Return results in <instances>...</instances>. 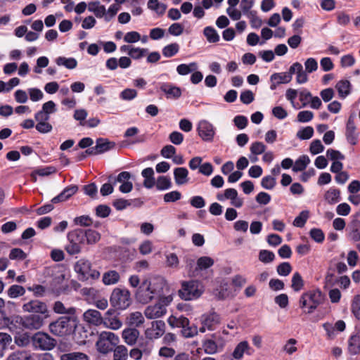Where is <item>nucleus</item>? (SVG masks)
<instances>
[{"mask_svg":"<svg viewBox=\"0 0 360 360\" xmlns=\"http://www.w3.org/2000/svg\"><path fill=\"white\" fill-rule=\"evenodd\" d=\"M128 350L124 345L116 346L113 349V360H127Z\"/></svg>","mask_w":360,"mask_h":360,"instance_id":"79ce46f5","label":"nucleus"},{"mask_svg":"<svg viewBox=\"0 0 360 360\" xmlns=\"http://www.w3.org/2000/svg\"><path fill=\"white\" fill-rule=\"evenodd\" d=\"M292 266L288 262H283L278 264L276 267L277 274L281 276H287L292 271Z\"/></svg>","mask_w":360,"mask_h":360,"instance_id":"5fc2aeb1","label":"nucleus"},{"mask_svg":"<svg viewBox=\"0 0 360 360\" xmlns=\"http://www.w3.org/2000/svg\"><path fill=\"white\" fill-rule=\"evenodd\" d=\"M78 191V186L76 185H71L65 188L58 195L52 198V203H58L66 201L75 195Z\"/></svg>","mask_w":360,"mask_h":360,"instance_id":"a211bd4d","label":"nucleus"},{"mask_svg":"<svg viewBox=\"0 0 360 360\" xmlns=\"http://www.w3.org/2000/svg\"><path fill=\"white\" fill-rule=\"evenodd\" d=\"M309 236L315 242L321 243L325 239V234L321 229L313 228L309 231Z\"/></svg>","mask_w":360,"mask_h":360,"instance_id":"6e6d98bb","label":"nucleus"},{"mask_svg":"<svg viewBox=\"0 0 360 360\" xmlns=\"http://www.w3.org/2000/svg\"><path fill=\"white\" fill-rule=\"evenodd\" d=\"M79 323L78 315L63 316L49 323L50 332L57 336L64 337L75 333Z\"/></svg>","mask_w":360,"mask_h":360,"instance_id":"f257e3e1","label":"nucleus"},{"mask_svg":"<svg viewBox=\"0 0 360 360\" xmlns=\"http://www.w3.org/2000/svg\"><path fill=\"white\" fill-rule=\"evenodd\" d=\"M167 310L160 303L148 306L144 311L145 316L149 319H154L162 316Z\"/></svg>","mask_w":360,"mask_h":360,"instance_id":"2eb2a0df","label":"nucleus"},{"mask_svg":"<svg viewBox=\"0 0 360 360\" xmlns=\"http://www.w3.org/2000/svg\"><path fill=\"white\" fill-rule=\"evenodd\" d=\"M56 63L59 66H65L66 68L72 70L77 67V61L74 58H65L60 56L56 58Z\"/></svg>","mask_w":360,"mask_h":360,"instance_id":"473e14b6","label":"nucleus"},{"mask_svg":"<svg viewBox=\"0 0 360 360\" xmlns=\"http://www.w3.org/2000/svg\"><path fill=\"white\" fill-rule=\"evenodd\" d=\"M326 200L330 205L338 202L340 200V191L338 188H330L325 193Z\"/></svg>","mask_w":360,"mask_h":360,"instance_id":"7c9ffc66","label":"nucleus"},{"mask_svg":"<svg viewBox=\"0 0 360 360\" xmlns=\"http://www.w3.org/2000/svg\"><path fill=\"white\" fill-rule=\"evenodd\" d=\"M53 311L58 314H64V316L79 315L80 310L74 307H65L60 301H56L53 304Z\"/></svg>","mask_w":360,"mask_h":360,"instance_id":"4468645a","label":"nucleus"},{"mask_svg":"<svg viewBox=\"0 0 360 360\" xmlns=\"http://www.w3.org/2000/svg\"><path fill=\"white\" fill-rule=\"evenodd\" d=\"M349 350L351 354H356L360 350V336L353 335L349 340Z\"/></svg>","mask_w":360,"mask_h":360,"instance_id":"ea45409f","label":"nucleus"},{"mask_svg":"<svg viewBox=\"0 0 360 360\" xmlns=\"http://www.w3.org/2000/svg\"><path fill=\"white\" fill-rule=\"evenodd\" d=\"M351 86V83L346 79L339 81L335 86L341 98H345L350 94Z\"/></svg>","mask_w":360,"mask_h":360,"instance_id":"bb28decb","label":"nucleus"},{"mask_svg":"<svg viewBox=\"0 0 360 360\" xmlns=\"http://www.w3.org/2000/svg\"><path fill=\"white\" fill-rule=\"evenodd\" d=\"M22 310L25 312L33 313V314H39L44 317L49 316L46 304L39 300H32L25 303L22 305Z\"/></svg>","mask_w":360,"mask_h":360,"instance_id":"1a4fd4ad","label":"nucleus"},{"mask_svg":"<svg viewBox=\"0 0 360 360\" xmlns=\"http://www.w3.org/2000/svg\"><path fill=\"white\" fill-rule=\"evenodd\" d=\"M32 346L41 351L52 350L56 345L57 341L48 333L44 332H37L32 336Z\"/></svg>","mask_w":360,"mask_h":360,"instance_id":"423d86ee","label":"nucleus"},{"mask_svg":"<svg viewBox=\"0 0 360 360\" xmlns=\"http://www.w3.org/2000/svg\"><path fill=\"white\" fill-rule=\"evenodd\" d=\"M137 94L136 89L127 88L120 92V98L123 101H131L137 96Z\"/></svg>","mask_w":360,"mask_h":360,"instance_id":"bf43d9fd","label":"nucleus"},{"mask_svg":"<svg viewBox=\"0 0 360 360\" xmlns=\"http://www.w3.org/2000/svg\"><path fill=\"white\" fill-rule=\"evenodd\" d=\"M84 236L82 229H76L68 233V243L65 245V250L70 255L79 253L82 250V245L84 244Z\"/></svg>","mask_w":360,"mask_h":360,"instance_id":"39448f33","label":"nucleus"},{"mask_svg":"<svg viewBox=\"0 0 360 360\" xmlns=\"http://www.w3.org/2000/svg\"><path fill=\"white\" fill-rule=\"evenodd\" d=\"M309 162V158L306 155H302L296 160L295 165L292 167V170L295 172L303 171L306 169Z\"/></svg>","mask_w":360,"mask_h":360,"instance_id":"72a5a7b5","label":"nucleus"},{"mask_svg":"<svg viewBox=\"0 0 360 360\" xmlns=\"http://www.w3.org/2000/svg\"><path fill=\"white\" fill-rule=\"evenodd\" d=\"M276 184V179L271 175L264 176L261 181L262 187L267 190H272Z\"/></svg>","mask_w":360,"mask_h":360,"instance_id":"052dcab7","label":"nucleus"},{"mask_svg":"<svg viewBox=\"0 0 360 360\" xmlns=\"http://www.w3.org/2000/svg\"><path fill=\"white\" fill-rule=\"evenodd\" d=\"M56 172V169L54 167L49 166L44 168H39L33 171L31 174V177L34 181H37V175L41 176H49Z\"/></svg>","mask_w":360,"mask_h":360,"instance_id":"c9c22d12","label":"nucleus"},{"mask_svg":"<svg viewBox=\"0 0 360 360\" xmlns=\"http://www.w3.org/2000/svg\"><path fill=\"white\" fill-rule=\"evenodd\" d=\"M84 320L89 324L101 326L103 322L101 314L96 309H88L83 314Z\"/></svg>","mask_w":360,"mask_h":360,"instance_id":"f3484780","label":"nucleus"},{"mask_svg":"<svg viewBox=\"0 0 360 360\" xmlns=\"http://www.w3.org/2000/svg\"><path fill=\"white\" fill-rule=\"evenodd\" d=\"M270 80H274L276 84H288L291 81V77L285 72L274 73L271 75Z\"/></svg>","mask_w":360,"mask_h":360,"instance_id":"09e8293b","label":"nucleus"},{"mask_svg":"<svg viewBox=\"0 0 360 360\" xmlns=\"http://www.w3.org/2000/svg\"><path fill=\"white\" fill-rule=\"evenodd\" d=\"M82 232L84 236V244L93 245L96 243L101 238L100 233L93 229H82Z\"/></svg>","mask_w":360,"mask_h":360,"instance_id":"393cba45","label":"nucleus"},{"mask_svg":"<svg viewBox=\"0 0 360 360\" xmlns=\"http://www.w3.org/2000/svg\"><path fill=\"white\" fill-rule=\"evenodd\" d=\"M309 214L308 210L302 211L300 214L295 218L293 225L299 228L303 227L309 218Z\"/></svg>","mask_w":360,"mask_h":360,"instance_id":"603ef678","label":"nucleus"},{"mask_svg":"<svg viewBox=\"0 0 360 360\" xmlns=\"http://www.w3.org/2000/svg\"><path fill=\"white\" fill-rule=\"evenodd\" d=\"M359 133L356 131L355 124H346L345 137L349 143L355 146L359 139Z\"/></svg>","mask_w":360,"mask_h":360,"instance_id":"4be33fe9","label":"nucleus"},{"mask_svg":"<svg viewBox=\"0 0 360 360\" xmlns=\"http://www.w3.org/2000/svg\"><path fill=\"white\" fill-rule=\"evenodd\" d=\"M44 316L39 314H30L21 317L20 324L26 329L38 330L44 324Z\"/></svg>","mask_w":360,"mask_h":360,"instance_id":"9b49d317","label":"nucleus"},{"mask_svg":"<svg viewBox=\"0 0 360 360\" xmlns=\"http://www.w3.org/2000/svg\"><path fill=\"white\" fill-rule=\"evenodd\" d=\"M214 264V260L210 257L203 256L198 258L197 260V267L198 270H205Z\"/></svg>","mask_w":360,"mask_h":360,"instance_id":"49530a36","label":"nucleus"},{"mask_svg":"<svg viewBox=\"0 0 360 360\" xmlns=\"http://www.w3.org/2000/svg\"><path fill=\"white\" fill-rule=\"evenodd\" d=\"M96 146L94 147L97 155L104 153L112 149L115 146V143L110 141L107 139L98 138L96 139Z\"/></svg>","mask_w":360,"mask_h":360,"instance_id":"aec40b11","label":"nucleus"},{"mask_svg":"<svg viewBox=\"0 0 360 360\" xmlns=\"http://www.w3.org/2000/svg\"><path fill=\"white\" fill-rule=\"evenodd\" d=\"M198 68V66L195 62H192L189 64L182 63L176 67V72L179 75L184 76L195 71Z\"/></svg>","mask_w":360,"mask_h":360,"instance_id":"c756f323","label":"nucleus"},{"mask_svg":"<svg viewBox=\"0 0 360 360\" xmlns=\"http://www.w3.org/2000/svg\"><path fill=\"white\" fill-rule=\"evenodd\" d=\"M203 34L210 43H217L219 41V35L213 27H205L203 30Z\"/></svg>","mask_w":360,"mask_h":360,"instance_id":"2f4dec72","label":"nucleus"},{"mask_svg":"<svg viewBox=\"0 0 360 360\" xmlns=\"http://www.w3.org/2000/svg\"><path fill=\"white\" fill-rule=\"evenodd\" d=\"M219 316L216 313H212L203 316L202 324L205 325L208 330H212L214 325L219 323Z\"/></svg>","mask_w":360,"mask_h":360,"instance_id":"e433bc0d","label":"nucleus"},{"mask_svg":"<svg viewBox=\"0 0 360 360\" xmlns=\"http://www.w3.org/2000/svg\"><path fill=\"white\" fill-rule=\"evenodd\" d=\"M325 300V295L319 289L304 292L299 300L300 307L305 314H312Z\"/></svg>","mask_w":360,"mask_h":360,"instance_id":"f03ea898","label":"nucleus"},{"mask_svg":"<svg viewBox=\"0 0 360 360\" xmlns=\"http://www.w3.org/2000/svg\"><path fill=\"white\" fill-rule=\"evenodd\" d=\"M139 335V330L135 328H127L122 333V337L124 342L129 346L136 345L140 338Z\"/></svg>","mask_w":360,"mask_h":360,"instance_id":"dca6fc26","label":"nucleus"},{"mask_svg":"<svg viewBox=\"0 0 360 360\" xmlns=\"http://www.w3.org/2000/svg\"><path fill=\"white\" fill-rule=\"evenodd\" d=\"M324 146L319 139L313 140L309 146V151L312 155H317L323 151Z\"/></svg>","mask_w":360,"mask_h":360,"instance_id":"69168bd1","label":"nucleus"},{"mask_svg":"<svg viewBox=\"0 0 360 360\" xmlns=\"http://www.w3.org/2000/svg\"><path fill=\"white\" fill-rule=\"evenodd\" d=\"M99 335L109 343L114 345L115 347L120 342L118 336L112 332L103 331L99 334Z\"/></svg>","mask_w":360,"mask_h":360,"instance_id":"680f3d73","label":"nucleus"},{"mask_svg":"<svg viewBox=\"0 0 360 360\" xmlns=\"http://www.w3.org/2000/svg\"><path fill=\"white\" fill-rule=\"evenodd\" d=\"M349 237L355 242L360 240V221L353 219L348 226Z\"/></svg>","mask_w":360,"mask_h":360,"instance_id":"a878e982","label":"nucleus"},{"mask_svg":"<svg viewBox=\"0 0 360 360\" xmlns=\"http://www.w3.org/2000/svg\"><path fill=\"white\" fill-rule=\"evenodd\" d=\"M291 282V287L295 292L301 290L304 287V281L299 272L294 273Z\"/></svg>","mask_w":360,"mask_h":360,"instance_id":"de8ad7c7","label":"nucleus"},{"mask_svg":"<svg viewBox=\"0 0 360 360\" xmlns=\"http://www.w3.org/2000/svg\"><path fill=\"white\" fill-rule=\"evenodd\" d=\"M160 89L166 94L167 98L178 99L181 96V89L169 82L160 83Z\"/></svg>","mask_w":360,"mask_h":360,"instance_id":"ddd939ff","label":"nucleus"},{"mask_svg":"<svg viewBox=\"0 0 360 360\" xmlns=\"http://www.w3.org/2000/svg\"><path fill=\"white\" fill-rule=\"evenodd\" d=\"M120 278V274L117 271L110 270L104 273L103 275L102 281L103 283L106 285H114L119 281Z\"/></svg>","mask_w":360,"mask_h":360,"instance_id":"c85d7f7f","label":"nucleus"},{"mask_svg":"<svg viewBox=\"0 0 360 360\" xmlns=\"http://www.w3.org/2000/svg\"><path fill=\"white\" fill-rule=\"evenodd\" d=\"M60 359V360H89V356L84 353L74 352L63 354Z\"/></svg>","mask_w":360,"mask_h":360,"instance_id":"a19ab883","label":"nucleus"},{"mask_svg":"<svg viewBox=\"0 0 360 360\" xmlns=\"http://www.w3.org/2000/svg\"><path fill=\"white\" fill-rule=\"evenodd\" d=\"M110 303L112 308L124 310L131 304L130 293L128 290L115 288L110 297Z\"/></svg>","mask_w":360,"mask_h":360,"instance_id":"20e7f679","label":"nucleus"},{"mask_svg":"<svg viewBox=\"0 0 360 360\" xmlns=\"http://www.w3.org/2000/svg\"><path fill=\"white\" fill-rule=\"evenodd\" d=\"M162 290V286L158 289L155 283H151L150 281L146 279L139 286L136 292V298L139 302L146 304L155 296L159 295Z\"/></svg>","mask_w":360,"mask_h":360,"instance_id":"7ed1b4c3","label":"nucleus"},{"mask_svg":"<svg viewBox=\"0 0 360 360\" xmlns=\"http://www.w3.org/2000/svg\"><path fill=\"white\" fill-rule=\"evenodd\" d=\"M120 310L110 308L103 316V322L102 324L111 330H118L122 326V322L119 319V315L120 313Z\"/></svg>","mask_w":360,"mask_h":360,"instance_id":"6e6552de","label":"nucleus"},{"mask_svg":"<svg viewBox=\"0 0 360 360\" xmlns=\"http://www.w3.org/2000/svg\"><path fill=\"white\" fill-rule=\"evenodd\" d=\"M266 146L259 141H256L252 143L250 146V152L253 155H257L262 154L265 152Z\"/></svg>","mask_w":360,"mask_h":360,"instance_id":"774afa93","label":"nucleus"},{"mask_svg":"<svg viewBox=\"0 0 360 360\" xmlns=\"http://www.w3.org/2000/svg\"><path fill=\"white\" fill-rule=\"evenodd\" d=\"M188 171L186 167H177L174 170V177L176 185H183L188 181Z\"/></svg>","mask_w":360,"mask_h":360,"instance_id":"b1692460","label":"nucleus"},{"mask_svg":"<svg viewBox=\"0 0 360 360\" xmlns=\"http://www.w3.org/2000/svg\"><path fill=\"white\" fill-rule=\"evenodd\" d=\"M144 322V318L140 311H134L131 313L127 318V324L129 328H135L141 326Z\"/></svg>","mask_w":360,"mask_h":360,"instance_id":"5701e85b","label":"nucleus"},{"mask_svg":"<svg viewBox=\"0 0 360 360\" xmlns=\"http://www.w3.org/2000/svg\"><path fill=\"white\" fill-rule=\"evenodd\" d=\"M96 345L98 352L104 354L112 352L114 348L115 347L114 345L109 343L105 339L102 338L100 335H98V339L96 342Z\"/></svg>","mask_w":360,"mask_h":360,"instance_id":"cd10ccee","label":"nucleus"},{"mask_svg":"<svg viewBox=\"0 0 360 360\" xmlns=\"http://www.w3.org/2000/svg\"><path fill=\"white\" fill-rule=\"evenodd\" d=\"M197 131L199 136L204 141L212 142L213 141L215 134V129L208 121H200L198 124Z\"/></svg>","mask_w":360,"mask_h":360,"instance_id":"9d476101","label":"nucleus"},{"mask_svg":"<svg viewBox=\"0 0 360 360\" xmlns=\"http://www.w3.org/2000/svg\"><path fill=\"white\" fill-rule=\"evenodd\" d=\"M148 50L147 49L132 47L129 52V56L135 60H139L146 55Z\"/></svg>","mask_w":360,"mask_h":360,"instance_id":"4d7b16f0","label":"nucleus"},{"mask_svg":"<svg viewBox=\"0 0 360 360\" xmlns=\"http://www.w3.org/2000/svg\"><path fill=\"white\" fill-rule=\"evenodd\" d=\"M130 178L131 174L129 172H122L117 176H113L110 175L108 177V180L110 182L112 183L115 185L117 182H127L129 181Z\"/></svg>","mask_w":360,"mask_h":360,"instance_id":"864d4df0","label":"nucleus"},{"mask_svg":"<svg viewBox=\"0 0 360 360\" xmlns=\"http://www.w3.org/2000/svg\"><path fill=\"white\" fill-rule=\"evenodd\" d=\"M25 293V289L19 285H12L7 290L8 296L11 298H17Z\"/></svg>","mask_w":360,"mask_h":360,"instance_id":"a18cd8bd","label":"nucleus"},{"mask_svg":"<svg viewBox=\"0 0 360 360\" xmlns=\"http://www.w3.org/2000/svg\"><path fill=\"white\" fill-rule=\"evenodd\" d=\"M202 291L198 288L195 281H184L181 288L179 290V297L184 300H195L201 296Z\"/></svg>","mask_w":360,"mask_h":360,"instance_id":"0eeeda50","label":"nucleus"},{"mask_svg":"<svg viewBox=\"0 0 360 360\" xmlns=\"http://www.w3.org/2000/svg\"><path fill=\"white\" fill-rule=\"evenodd\" d=\"M202 346L206 354H213L217 352V345L214 340H207L203 342Z\"/></svg>","mask_w":360,"mask_h":360,"instance_id":"0e129e2a","label":"nucleus"},{"mask_svg":"<svg viewBox=\"0 0 360 360\" xmlns=\"http://www.w3.org/2000/svg\"><path fill=\"white\" fill-rule=\"evenodd\" d=\"M275 259V255L272 251L261 250L259 252V260L264 264L272 262Z\"/></svg>","mask_w":360,"mask_h":360,"instance_id":"8fccbe9b","label":"nucleus"},{"mask_svg":"<svg viewBox=\"0 0 360 360\" xmlns=\"http://www.w3.org/2000/svg\"><path fill=\"white\" fill-rule=\"evenodd\" d=\"M180 46L177 43L169 44L162 49V55L166 58H171L179 51Z\"/></svg>","mask_w":360,"mask_h":360,"instance_id":"4c0bfd02","label":"nucleus"},{"mask_svg":"<svg viewBox=\"0 0 360 360\" xmlns=\"http://www.w3.org/2000/svg\"><path fill=\"white\" fill-rule=\"evenodd\" d=\"M165 323L163 321L158 320L152 322V326L145 331V335L150 339H158L160 338L165 332Z\"/></svg>","mask_w":360,"mask_h":360,"instance_id":"f8f14e48","label":"nucleus"},{"mask_svg":"<svg viewBox=\"0 0 360 360\" xmlns=\"http://www.w3.org/2000/svg\"><path fill=\"white\" fill-rule=\"evenodd\" d=\"M250 348L248 342L247 341H242L238 343L235 347L232 356L236 359H240L245 352H248Z\"/></svg>","mask_w":360,"mask_h":360,"instance_id":"f704fd0d","label":"nucleus"},{"mask_svg":"<svg viewBox=\"0 0 360 360\" xmlns=\"http://www.w3.org/2000/svg\"><path fill=\"white\" fill-rule=\"evenodd\" d=\"M351 311L355 318L360 321V295L354 297L351 304Z\"/></svg>","mask_w":360,"mask_h":360,"instance_id":"13d9d810","label":"nucleus"},{"mask_svg":"<svg viewBox=\"0 0 360 360\" xmlns=\"http://www.w3.org/2000/svg\"><path fill=\"white\" fill-rule=\"evenodd\" d=\"M148 8L155 11L159 15H162L167 9V6L164 4H160L158 0H149L148 1Z\"/></svg>","mask_w":360,"mask_h":360,"instance_id":"37998d69","label":"nucleus"},{"mask_svg":"<svg viewBox=\"0 0 360 360\" xmlns=\"http://www.w3.org/2000/svg\"><path fill=\"white\" fill-rule=\"evenodd\" d=\"M27 257V254L20 248H13L9 254V259L12 260H24Z\"/></svg>","mask_w":360,"mask_h":360,"instance_id":"e2e57ef3","label":"nucleus"},{"mask_svg":"<svg viewBox=\"0 0 360 360\" xmlns=\"http://www.w3.org/2000/svg\"><path fill=\"white\" fill-rule=\"evenodd\" d=\"M91 268V264L89 260L81 259L77 261L75 266V271L79 274V280L86 281V274H88Z\"/></svg>","mask_w":360,"mask_h":360,"instance_id":"6ab92c4d","label":"nucleus"},{"mask_svg":"<svg viewBox=\"0 0 360 360\" xmlns=\"http://www.w3.org/2000/svg\"><path fill=\"white\" fill-rule=\"evenodd\" d=\"M181 193L178 191H173L164 195V201L167 203L174 202L181 198Z\"/></svg>","mask_w":360,"mask_h":360,"instance_id":"338daca9","label":"nucleus"},{"mask_svg":"<svg viewBox=\"0 0 360 360\" xmlns=\"http://www.w3.org/2000/svg\"><path fill=\"white\" fill-rule=\"evenodd\" d=\"M314 129L312 127L307 126L300 129L297 133V137L300 140H308L314 135Z\"/></svg>","mask_w":360,"mask_h":360,"instance_id":"3c124183","label":"nucleus"},{"mask_svg":"<svg viewBox=\"0 0 360 360\" xmlns=\"http://www.w3.org/2000/svg\"><path fill=\"white\" fill-rule=\"evenodd\" d=\"M136 347L144 354V356H149L153 348V340L148 338L146 336L140 337L136 342Z\"/></svg>","mask_w":360,"mask_h":360,"instance_id":"412c9836","label":"nucleus"},{"mask_svg":"<svg viewBox=\"0 0 360 360\" xmlns=\"http://www.w3.org/2000/svg\"><path fill=\"white\" fill-rule=\"evenodd\" d=\"M155 186L158 191L169 189L172 186L171 179L167 176H160L157 179Z\"/></svg>","mask_w":360,"mask_h":360,"instance_id":"58836bf2","label":"nucleus"},{"mask_svg":"<svg viewBox=\"0 0 360 360\" xmlns=\"http://www.w3.org/2000/svg\"><path fill=\"white\" fill-rule=\"evenodd\" d=\"M6 360H32V356L27 351H16L9 355Z\"/></svg>","mask_w":360,"mask_h":360,"instance_id":"c03bdc74","label":"nucleus"}]
</instances>
